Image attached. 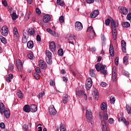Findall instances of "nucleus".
I'll return each mask as SVG.
<instances>
[{"instance_id": "nucleus-12", "label": "nucleus", "mask_w": 131, "mask_h": 131, "mask_svg": "<svg viewBox=\"0 0 131 131\" xmlns=\"http://www.w3.org/2000/svg\"><path fill=\"white\" fill-rule=\"evenodd\" d=\"M39 67L41 69H47V63L42 60H40L38 63Z\"/></svg>"}, {"instance_id": "nucleus-37", "label": "nucleus", "mask_w": 131, "mask_h": 131, "mask_svg": "<svg viewBox=\"0 0 131 131\" xmlns=\"http://www.w3.org/2000/svg\"><path fill=\"white\" fill-rule=\"evenodd\" d=\"M28 32L31 35H33L35 33V30L34 28L29 29L28 30Z\"/></svg>"}, {"instance_id": "nucleus-50", "label": "nucleus", "mask_w": 131, "mask_h": 131, "mask_svg": "<svg viewBox=\"0 0 131 131\" xmlns=\"http://www.w3.org/2000/svg\"><path fill=\"white\" fill-rule=\"evenodd\" d=\"M57 5H59V6H61V7H64L65 6V3L64 2L60 1L58 3H57Z\"/></svg>"}, {"instance_id": "nucleus-23", "label": "nucleus", "mask_w": 131, "mask_h": 131, "mask_svg": "<svg viewBox=\"0 0 131 131\" xmlns=\"http://www.w3.org/2000/svg\"><path fill=\"white\" fill-rule=\"evenodd\" d=\"M30 109L31 112H36V111H37V106L35 104H32L30 106Z\"/></svg>"}, {"instance_id": "nucleus-33", "label": "nucleus", "mask_w": 131, "mask_h": 131, "mask_svg": "<svg viewBox=\"0 0 131 131\" xmlns=\"http://www.w3.org/2000/svg\"><path fill=\"white\" fill-rule=\"evenodd\" d=\"M11 16L12 17V20L15 21L17 18H18V15L16 14V13L13 12L12 14H11Z\"/></svg>"}, {"instance_id": "nucleus-54", "label": "nucleus", "mask_w": 131, "mask_h": 131, "mask_svg": "<svg viewBox=\"0 0 131 131\" xmlns=\"http://www.w3.org/2000/svg\"><path fill=\"white\" fill-rule=\"evenodd\" d=\"M28 57L29 59H30V60H32V59H33V54L29 53L28 54Z\"/></svg>"}, {"instance_id": "nucleus-17", "label": "nucleus", "mask_w": 131, "mask_h": 131, "mask_svg": "<svg viewBox=\"0 0 131 131\" xmlns=\"http://www.w3.org/2000/svg\"><path fill=\"white\" fill-rule=\"evenodd\" d=\"M49 49L51 52H55L56 51V44L55 42L52 41L49 45Z\"/></svg>"}, {"instance_id": "nucleus-38", "label": "nucleus", "mask_w": 131, "mask_h": 131, "mask_svg": "<svg viewBox=\"0 0 131 131\" xmlns=\"http://www.w3.org/2000/svg\"><path fill=\"white\" fill-rule=\"evenodd\" d=\"M19 33L14 34V39L15 41H18L19 40Z\"/></svg>"}, {"instance_id": "nucleus-30", "label": "nucleus", "mask_w": 131, "mask_h": 131, "mask_svg": "<svg viewBox=\"0 0 131 131\" xmlns=\"http://www.w3.org/2000/svg\"><path fill=\"white\" fill-rule=\"evenodd\" d=\"M33 41H29L27 43V47L28 48V49H32V48H33Z\"/></svg>"}, {"instance_id": "nucleus-1", "label": "nucleus", "mask_w": 131, "mask_h": 131, "mask_svg": "<svg viewBox=\"0 0 131 131\" xmlns=\"http://www.w3.org/2000/svg\"><path fill=\"white\" fill-rule=\"evenodd\" d=\"M108 120V115L105 114L104 116L101 117V122L102 126L103 131H108L107 129V123L106 121Z\"/></svg>"}, {"instance_id": "nucleus-6", "label": "nucleus", "mask_w": 131, "mask_h": 131, "mask_svg": "<svg viewBox=\"0 0 131 131\" xmlns=\"http://www.w3.org/2000/svg\"><path fill=\"white\" fill-rule=\"evenodd\" d=\"M16 67L19 72H23V64L21 62V60H16Z\"/></svg>"}, {"instance_id": "nucleus-34", "label": "nucleus", "mask_w": 131, "mask_h": 131, "mask_svg": "<svg viewBox=\"0 0 131 131\" xmlns=\"http://www.w3.org/2000/svg\"><path fill=\"white\" fill-rule=\"evenodd\" d=\"M60 131H66V126L64 124L61 123L60 125Z\"/></svg>"}, {"instance_id": "nucleus-63", "label": "nucleus", "mask_w": 131, "mask_h": 131, "mask_svg": "<svg viewBox=\"0 0 131 131\" xmlns=\"http://www.w3.org/2000/svg\"><path fill=\"white\" fill-rule=\"evenodd\" d=\"M46 30L48 32L50 33V34H52L53 33V32L54 31L51 29H47Z\"/></svg>"}, {"instance_id": "nucleus-47", "label": "nucleus", "mask_w": 131, "mask_h": 131, "mask_svg": "<svg viewBox=\"0 0 131 131\" xmlns=\"http://www.w3.org/2000/svg\"><path fill=\"white\" fill-rule=\"evenodd\" d=\"M110 102L111 104H114L115 103V98L113 97H111L110 98Z\"/></svg>"}, {"instance_id": "nucleus-35", "label": "nucleus", "mask_w": 131, "mask_h": 131, "mask_svg": "<svg viewBox=\"0 0 131 131\" xmlns=\"http://www.w3.org/2000/svg\"><path fill=\"white\" fill-rule=\"evenodd\" d=\"M29 18H30V12L28 11L26 13L25 19L26 21H28V20H29Z\"/></svg>"}, {"instance_id": "nucleus-42", "label": "nucleus", "mask_w": 131, "mask_h": 131, "mask_svg": "<svg viewBox=\"0 0 131 131\" xmlns=\"http://www.w3.org/2000/svg\"><path fill=\"white\" fill-rule=\"evenodd\" d=\"M58 54L59 56H63V54H64V51H63V49H60L58 51Z\"/></svg>"}, {"instance_id": "nucleus-53", "label": "nucleus", "mask_w": 131, "mask_h": 131, "mask_svg": "<svg viewBox=\"0 0 131 131\" xmlns=\"http://www.w3.org/2000/svg\"><path fill=\"white\" fill-rule=\"evenodd\" d=\"M36 12L37 13V14H38V15H40L41 14V11H40V9L37 8H36Z\"/></svg>"}, {"instance_id": "nucleus-43", "label": "nucleus", "mask_w": 131, "mask_h": 131, "mask_svg": "<svg viewBox=\"0 0 131 131\" xmlns=\"http://www.w3.org/2000/svg\"><path fill=\"white\" fill-rule=\"evenodd\" d=\"M14 64L13 63H10L9 66V69L10 70V71H13V70L14 69Z\"/></svg>"}, {"instance_id": "nucleus-20", "label": "nucleus", "mask_w": 131, "mask_h": 131, "mask_svg": "<svg viewBox=\"0 0 131 131\" xmlns=\"http://www.w3.org/2000/svg\"><path fill=\"white\" fill-rule=\"evenodd\" d=\"M85 93V92L82 90H78V88L76 89V95L78 97H82L83 95Z\"/></svg>"}, {"instance_id": "nucleus-61", "label": "nucleus", "mask_w": 131, "mask_h": 131, "mask_svg": "<svg viewBox=\"0 0 131 131\" xmlns=\"http://www.w3.org/2000/svg\"><path fill=\"white\" fill-rule=\"evenodd\" d=\"M2 4L5 7H7L8 6V2H7L6 1H2Z\"/></svg>"}, {"instance_id": "nucleus-40", "label": "nucleus", "mask_w": 131, "mask_h": 131, "mask_svg": "<svg viewBox=\"0 0 131 131\" xmlns=\"http://www.w3.org/2000/svg\"><path fill=\"white\" fill-rule=\"evenodd\" d=\"M17 96L19 98V99L23 98V94H22V92L21 91H19V92L17 93Z\"/></svg>"}, {"instance_id": "nucleus-7", "label": "nucleus", "mask_w": 131, "mask_h": 131, "mask_svg": "<svg viewBox=\"0 0 131 131\" xmlns=\"http://www.w3.org/2000/svg\"><path fill=\"white\" fill-rule=\"evenodd\" d=\"M75 28L76 31H80V30H82L83 26H82V24L81 22L76 21L75 23Z\"/></svg>"}, {"instance_id": "nucleus-25", "label": "nucleus", "mask_w": 131, "mask_h": 131, "mask_svg": "<svg viewBox=\"0 0 131 131\" xmlns=\"http://www.w3.org/2000/svg\"><path fill=\"white\" fill-rule=\"evenodd\" d=\"M109 52L111 57H114V48H113V45L112 44L110 46Z\"/></svg>"}, {"instance_id": "nucleus-13", "label": "nucleus", "mask_w": 131, "mask_h": 131, "mask_svg": "<svg viewBox=\"0 0 131 131\" xmlns=\"http://www.w3.org/2000/svg\"><path fill=\"white\" fill-rule=\"evenodd\" d=\"M118 121L119 122H123L124 123V124H125V125H126V126H127L129 125V122L126 121V119H125V118L123 117H120L118 119Z\"/></svg>"}, {"instance_id": "nucleus-26", "label": "nucleus", "mask_w": 131, "mask_h": 131, "mask_svg": "<svg viewBox=\"0 0 131 131\" xmlns=\"http://www.w3.org/2000/svg\"><path fill=\"white\" fill-rule=\"evenodd\" d=\"M92 95H93L95 100H98L99 99V92H98V91H97L96 89L94 90Z\"/></svg>"}, {"instance_id": "nucleus-10", "label": "nucleus", "mask_w": 131, "mask_h": 131, "mask_svg": "<svg viewBox=\"0 0 131 131\" xmlns=\"http://www.w3.org/2000/svg\"><path fill=\"white\" fill-rule=\"evenodd\" d=\"M118 9V10H121V13L123 15H127V13H128V10L127 9V8L124 7L119 6Z\"/></svg>"}, {"instance_id": "nucleus-49", "label": "nucleus", "mask_w": 131, "mask_h": 131, "mask_svg": "<svg viewBox=\"0 0 131 131\" xmlns=\"http://www.w3.org/2000/svg\"><path fill=\"white\" fill-rule=\"evenodd\" d=\"M34 76L35 77V78H36L37 80L39 79V77H40V75L39 74H38V73H34Z\"/></svg>"}, {"instance_id": "nucleus-16", "label": "nucleus", "mask_w": 131, "mask_h": 131, "mask_svg": "<svg viewBox=\"0 0 131 131\" xmlns=\"http://www.w3.org/2000/svg\"><path fill=\"white\" fill-rule=\"evenodd\" d=\"M69 98L68 97V95L64 94L62 96V102L63 104H67L68 103Z\"/></svg>"}, {"instance_id": "nucleus-29", "label": "nucleus", "mask_w": 131, "mask_h": 131, "mask_svg": "<svg viewBox=\"0 0 131 131\" xmlns=\"http://www.w3.org/2000/svg\"><path fill=\"white\" fill-rule=\"evenodd\" d=\"M113 37L115 40H116L117 37V31L116 30H112Z\"/></svg>"}, {"instance_id": "nucleus-28", "label": "nucleus", "mask_w": 131, "mask_h": 131, "mask_svg": "<svg viewBox=\"0 0 131 131\" xmlns=\"http://www.w3.org/2000/svg\"><path fill=\"white\" fill-rule=\"evenodd\" d=\"M5 105H4V103L3 102L0 103V113L1 114H3L4 113V111H5Z\"/></svg>"}, {"instance_id": "nucleus-56", "label": "nucleus", "mask_w": 131, "mask_h": 131, "mask_svg": "<svg viewBox=\"0 0 131 131\" xmlns=\"http://www.w3.org/2000/svg\"><path fill=\"white\" fill-rule=\"evenodd\" d=\"M112 74H116V67L114 66L113 68Z\"/></svg>"}, {"instance_id": "nucleus-44", "label": "nucleus", "mask_w": 131, "mask_h": 131, "mask_svg": "<svg viewBox=\"0 0 131 131\" xmlns=\"http://www.w3.org/2000/svg\"><path fill=\"white\" fill-rule=\"evenodd\" d=\"M22 42L23 43H26L27 42V38L26 36L24 35V37L22 38Z\"/></svg>"}, {"instance_id": "nucleus-59", "label": "nucleus", "mask_w": 131, "mask_h": 131, "mask_svg": "<svg viewBox=\"0 0 131 131\" xmlns=\"http://www.w3.org/2000/svg\"><path fill=\"white\" fill-rule=\"evenodd\" d=\"M50 85L52 86L55 85V81H54V80L52 79L50 80Z\"/></svg>"}, {"instance_id": "nucleus-2", "label": "nucleus", "mask_w": 131, "mask_h": 131, "mask_svg": "<svg viewBox=\"0 0 131 131\" xmlns=\"http://www.w3.org/2000/svg\"><path fill=\"white\" fill-rule=\"evenodd\" d=\"M105 67L106 66L101 64L100 63H97L95 66L97 71H100L104 75H107V70L105 69Z\"/></svg>"}, {"instance_id": "nucleus-60", "label": "nucleus", "mask_w": 131, "mask_h": 131, "mask_svg": "<svg viewBox=\"0 0 131 131\" xmlns=\"http://www.w3.org/2000/svg\"><path fill=\"white\" fill-rule=\"evenodd\" d=\"M127 20H130L131 19V13L129 12L127 15Z\"/></svg>"}, {"instance_id": "nucleus-3", "label": "nucleus", "mask_w": 131, "mask_h": 131, "mask_svg": "<svg viewBox=\"0 0 131 131\" xmlns=\"http://www.w3.org/2000/svg\"><path fill=\"white\" fill-rule=\"evenodd\" d=\"M46 54L47 57H46V60L47 63V64H49V65H51L52 64V53L49 51L47 50L46 51Z\"/></svg>"}, {"instance_id": "nucleus-24", "label": "nucleus", "mask_w": 131, "mask_h": 131, "mask_svg": "<svg viewBox=\"0 0 131 131\" xmlns=\"http://www.w3.org/2000/svg\"><path fill=\"white\" fill-rule=\"evenodd\" d=\"M74 37H75V36L73 35H71L69 36V43H71L72 45H74V40H75V39L74 38Z\"/></svg>"}, {"instance_id": "nucleus-8", "label": "nucleus", "mask_w": 131, "mask_h": 131, "mask_svg": "<svg viewBox=\"0 0 131 131\" xmlns=\"http://www.w3.org/2000/svg\"><path fill=\"white\" fill-rule=\"evenodd\" d=\"M48 112L50 115H56L57 114V111L55 108V106L53 105L49 107Z\"/></svg>"}, {"instance_id": "nucleus-39", "label": "nucleus", "mask_w": 131, "mask_h": 131, "mask_svg": "<svg viewBox=\"0 0 131 131\" xmlns=\"http://www.w3.org/2000/svg\"><path fill=\"white\" fill-rule=\"evenodd\" d=\"M0 39L3 43H7V39H6V38L3 37V36H0Z\"/></svg>"}, {"instance_id": "nucleus-21", "label": "nucleus", "mask_w": 131, "mask_h": 131, "mask_svg": "<svg viewBox=\"0 0 131 131\" xmlns=\"http://www.w3.org/2000/svg\"><path fill=\"white\" fill-rule=\"evenodd\" d=\"M49 21H51V16L49 14L44 15L43 17V21L44 23H48Z\"/></svg>"}, {"instance_id": "nucleus-48", "label": "nucleus", "mask_w": 131, "mask_h": 131, "mask_svg": "<svg viewBox=\"0 0 131 131\" xmlns=\"http://www.w3.org/2000/svg\"><path fill=\"white\" fill-rule=\"evenodd\" d=\"M111 20L110 18H107L105 20V25L107 26H108V25H110V22H111Z\"/></svg>"}, {"instance_id": "nucleus-31", "label": "nucleus", "mask_w": 131, "mask_h": 131, "mask_svg": "<svg viewBox=\"0 0 131 131\" xmlns=\"http://www.w3.org/2000/svg\"><path fill=\"white\" fill-rule=\"evenodd\" d=\"M126 111L128 114H131V106L128 104H126Z\"/></svg>"}, {"instance_id": "nucleus-55", "label": "nucleus", "mask_w": 131, "mask_h": 131, "mask_svg": "<svg viewBox=\"0 0 131 131\" xmlns=\"http://www.w3.org/2000/svg\"><path fill=\"white\" fill-rule=\"evenodd\" d=\"M23 127L25 130H28V125L25 124L23 126Z\"/></svg>"}, {"instance_id": "nucleus-64", "label": "nucleus", "mask_w": 131, "mask_h": 131, "mask_svg": "<svg viewBox=\"0 0 131 131\" xmlns=\"http://www.w3.org/2000/svg\"><path fill=\"white\" fill-rule=\"evenodd\" d=\"M128 58L126 56H124L123 58V62L124 63H126L127 62Z\"/></svg>"}, {"instance_id": "nucleus-46", "label": "nucleus", "mask_w": 131, "mask_h": 131, "mask_svg": "<svg viewBox=\"0 0 131 131\" xmlns=\"http://www.w3.org/2000/svg\"><path fill=\"white\" fill-rule=\"evenodd\" d=\"M43 96H45V92H41L37 95V97L39 99L40 98H42V97H43Z\"/></svg>"}, {"instance_id": "nucleus-41", "label": "nucleus", "mask_w": 131, "mask_h": 131, "mask_svg": "<svg viewBox=\"0 0 131 131\" xmlns=\"http://www.w3.org/2000/svg\"><path fill=\"white\" fill-rule=\"evenodd\" d=\"M112 78L113 82H116V81L117 80V76H116V74H112Z\"/></svg>"}, {"instance_id": "nucleus-11", "label": "nucleus", "mask_w": 131, "mask_h": 131, "mask_svg": "<svg viewBox=\"0 0 131 131\" xmlns=\"http://www.w3.org/2000/svg\"><path fill=\"white\" fill-rule=\"evenodd\" d=\"M101 110H104V114L103 116H100V120H101V117L102 116H105V114H107V104L105 102H103L101 105ZM108 116V114H107Z\"/></svg>"}, {"instance_id": "nucleus-15", "label": "nucleus", "mask_w": 131, "mask_h": 131, "mask_svg": "<svg viewBox=\"0 0 131 131\" xmlns=\"http://www.w3.org/2000/svg\"><path fill=\"white\" fill-rule=\"evenodd\" d=\"M98 15H99V11L98 10H95L92 11L90 14V17L94 19L97 17Z\"/></svg>"}, {"instance_id": "nucleus-45", "label": "nucleus", "mask_w": 131, "mask_h": 131, "mask_svg": "<svg viewBox=\"0 0 131 131\" xmlns=\"http://www.w3.org/2000/svg\"><path fill=\"white\" fill-rule=\"evenodd\" d=\"M51 35H53V36H55V37H59V34L55 31H53L52 34Z\"/></svg>"}, {"instance_id": "nucleus-51", "label": "nucleus", "mask_w": 131, "mask_h": 131, "mask_svg": "<svg viewBox=\"0 0 131 131\" xmlns=\"http://www.w3.org/2000/svg\"><path fill=\"white\" fill-rule=\"evenodd\" d=\"M59 20L60 23H63V22H64V16H61L59 17Z\"/></svg>"}, {"instance_id": "nucleus-36", "label": "nucleus", "mask_w": 131, "mask_h": 131, "mask_svg": "<svg viewBox=\"0 0 131 131\" xmlns=\"http://www.w3.org/2000/svg\"><path fill=\"white\" fill-rule=\"evenodd\" d=\"M89 74H90L91 76H92V77H95L96 75V74H95V70L91 69L89 71Z\"/></svg>"}, {"instance_id": "nucleus-62", "label": "nucleus", "mask_w": 131, "mask_h": 131, "mask_svg": "<svg viewBox=\"0 0 131 131\" xmlns=\"http://www.w3.org/2000/svg\"><path fill=\"white\" fill-rule=\"evenodd\" d=\"M35 71L37 73H40V69L38 67L36 68Z\"/></svg>"}, {"instance_id": "nucleus-18", "label": "nucleus", "mask_w": 131, "mask_h": 131, "mask_svg": "<svg viewBox=\"0 0 131 131\" xmlns=\"http://www.w3.org/2000/svg\"><path fill=\"white\" fill-rule=\"evenodd\" d=\"M3 113H4V115L6 118H10L11 113L10 112V110H9V108H6L4 110Z\"/></svg>"}, {"instance_id": "nucleus-32", "label": "nucleus", "mask_w": 131, "mask_h": 131, "mask_svg": "<svg viewBox=\"0 0 131 131\" xmlns=\"http://www.w3.org/2000/svg\"><path fill=\"white\" fill-rule=\"evenodd\" d=\"M122 25L123 27H125L126 28H127L130 26V24H129V23L127 21L122 23Z\"/></svg>"}, {"instance_id": "nucleus-57", "label": "nucleus", "mask_w": 131, "mask_h": 131, "mask_svg": "<svg viewBox=\"0 0 131 131\" xmlns=\"http://www.w3.org/2000/svg\"><path fill=\"white\" fill-rule=\"evenodd\" d=\"M13 33L14 34H18V29H17V28L14 27L13 28Z\"/></svg>"}, {"instance_id": "nucleus-14", "label": "nucleus", "mask_w": 131, "mask_h": 131, "mask_svg": "<svg viewBox=\"0 0 131 131\" xmlns=\"http://www.w3.org/2000/svg\"><path fill=\"white\" fill-rule=\"evenodd\" d=\"M86 118L89 119V120H91V119H93V114L92 113V111H86Z\"/></svg>"}, {"instance_id": "nucleus-5", "label": "nucleus", "mask_w": 131, "mask_h": 131, "mask_svg": "<svg viewBox=\"0 0 131 131\" xmlns=\"http://www.w3.org/2000/svg\"><path fill=\"white\" fill-rule=\"evenodd\" d=\"M1 33L4 36H7L9 34V29L7 26H4L1 29Z\"/></svg>"}, {"instance_id": "nucleus-9", "label": "nucleus", "mask_w": 131, "mask_h": 131, "mask_svg": "<svg viewBox=\"0 0 131 131\" xmlns=\"http://www.w3.org/2000/svg\"><path fill=\"white\" fill-rule=\"evenodd\" d=\"M92 82H93L92 78H89L86 79L85 82V88L86 90H91V88H92V86L93 85Z\"/></svg>"}, {"instance_id": "nucleus-19", "label": "nucleus", "mask_w": 131, "mask_h": 131, "mask_svg": "<svg viewBox=\"0 0 131 131\" xmlns=\"http://www.w3.org/2000/svg\"><path fill=\"white\" fill-rule=\"evenodd\" d=\"M121 46L123 53H126V42L124 40L121 41Z\"/></svg>"}, {"instance_id": "nucleus-52", "label": "nucleus", "mask_w": 131, "mask_h": 131, "mask_svg": "<svg viewBox=\"0 0 131 131\" xmlns=\"http://www.w3.org/2000/svg\"><path fill=\"white\" fill-rule=\"evenodd\" d=\"M0 127L1 128H4V129L6 128V125H5V123L4 122H1L0 123Z\"/></svg>"}, {"instance_id": "nucleus-22", "label": "nucleus", "mask_w": 131, "mask_h": 131, "mask_svg": "<svg viewBox=\"0 0 131 131\" xmlns=\"http://www.w3.org/2000/svg\"><path fill=\"white\" fill-rule=\"evenodd\" d=\"M112 30H116V27L118 26V23L115 22L114 19H112L111 21Z\"/></svg>"}, {"instance_id": "nucleus-58", "label": "nucleus", "mask_w": 131, "mask_h": 131, "mask_svg": "<svg viewBox=\"0 0 131 131\" xmlns=\"http://www.w3.org/2000/svg\"><path fill=\"white\" fill-rule=\"evenodd\" d=\"M36 39L37 41H40L41 40V38L40 37V36H39V35H37Z\"/></svg>"}, {"instance_id": "nucleus-4", "label": "nucleus", "mask_w": 131, "mask_h": 131, "mask_svg": "<svg viewBox=\"0 0 131 131\" xmlns=\"http://www.w3.org/2000/svg\"><path fill=\"white\" fill-rule=\"evenodd\" d=\"M87 32H90V34L88 36L89 38H90V39H93L96 33H95V31L94 30L93 27L90 26L88 27L87 29Z\"/></svg>"}, {"instance_id": "nucleus-27", "label": "nucleus", "mask_w": 131, "mask_h": 131, "mask_svg": "<svg viewBox=\"0 0 131 131\" xmlns=\"http://www.w3.org/2000/svg\"><path fill=\"white\" fill-rule=\"evenodd\" d=\"M23 110L25 112H26L27 113H29V112H30V106L28 104H26L24 106L23 108Z\"/></svg>"}]
</instances>
